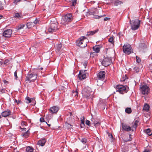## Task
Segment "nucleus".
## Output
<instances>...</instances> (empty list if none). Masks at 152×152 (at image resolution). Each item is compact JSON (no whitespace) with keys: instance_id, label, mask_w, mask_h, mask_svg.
<instances>
[{"instance_id":"obj_32","label":"nucleus","mask_w":152,"mask_h":152,"mask_svg":"<svg viewBox=\"0 0 152 152\" xmlns=\"http://www.w3.org/2000/svg\"><path fill=\"white\" fill-rule=\"evenodd\" d=\"M29 134V132L28 130L25 133H23L22 134L23 136L25 138L27 137L28 136Z\"/></svg>"},{"instance_id":"obj_59","label":"nucleus","mask_w":152,"mask_h":152,"mask_svg":"<svg viewBox=\"0 0 152 152\" xmlns=\"http://www.w3.org/2000/svg\"><path fill=\"white\" fill-rule=\"evenodd\" d=\"M83 65L85 67V68H86V66H87V64L86 63H85L83 64Z\"/></svg>"},{"instance_id":"obj_4","label":"nucleus","mask_w":152,"mask_h":152,"mask_svg":"<svg viewBox=\"0 0 152 152\" xmlns=\"http://www.w3.org/2000/svg\"><path fill=\"white\" fill-rule=\"evenodd\" d=\"M138 122V121H136L134 123H133V125L131 128L130 126L126 124H122L123 129L127 132L131 130L133 131H134L136 129Z\"/></svg>"},{"instance_id":"obj_44","label":"nucleus","mask_w":152,"mask_h":152,"mask_svg":"<svg viewBox=\"0 0 152 152\" xmlns=\"http://www.w3.org/2000/svg\"><path fill=\"white\" fill-rule=\"evenodd\" d=\"M114 39L113 37H110L109 39V42H110L112 44H113L114 42H113Z\"/></svg>"},{"instance_id":"obj_50","label":"nucleus","mask_w":152,"mask_h":152,"mask_svg":"<svg viewBox=\"0 0 152 152\" xmlns=\"http://www.w3.org/2000/svg\"><path fill=\"white\" fill-rule=\"evenodd\" d=\"M27 123L25 121H22L21 123V125L22 126L26 125Z\"/></svg>"},{"instance_id":"obj_16","label":"nucleus","mask_w":152,"mask_h":152,"mask_svg":"<svg viewBox=\"0 0 152 152\" xmlns=\"http://www.w3.org/2000/svg\"><path fill=\"white\" fill-rule=\"evenodd\" d=\"M59 109V107L56 106H54L50 109V112L52 113H57Z\"/></svg>"},{"instance_id":"obj_13","label":"nucleus","mask_w":152,"mask_h":152,"mask_svg":"<svg viewBox=\"0 0 152 152\" xmlns=\"http://www.w3.org/2000/svg\"><path fill=\"white\" fill-rule=\"evenodd\" d=\"M12 31L11 29L5 30L3 33L2 36L4 37L9 38L11 36Z\"/></svg>"},{"instance_id":"obj_30","label":"nucleus","mask_w":152,"mask_h":152,"mask_svg":"<svg viewBox=\"0 0 152 152\" xmlns=\"http://www.w3.org/2000/svg\"><path fill=\"white\" fill-rule=\"evenodd\" d=\"M14 17L17 19H20L22 18V15L18 13H16L14 15Z\"/></svg>"},{"instance_id":"obj_15","label":"nucleus","mask_w":152,"mask_h":152,"mask_svg":"<svg viewBox=\"0 0 152 152\" xmlns=\"http://www.w3.org/2000/svg\"><path fill=\"white\" fill-rule=\"evenodd\" d=\"M105 72L104 71L100 72L97 75V77L99 79L103 80L105 77Z\"/></svg>"},{"instance_id":"obj_6","label":"nucleus","mask_w":152,"mask_h":152,"mask_svg":"<svg viewBox=\"0 0 152 152\" xmlns=\"http://www.w3.org/2000/svg\"><path fill=\"white\" fill-rule=\"evenodd\" d=\"M73 20L72 14L71 13L66 14L61 20V23L64 25H66L72 21Z\"/></svg>"},{"instance_id":"obj_61","label":"nucleus","mask_w":152,"mask_h":152,"mask_svg":"<svg viewBox=\"0 0 152 152\" xmlns=\"http://www.w3.org/2000/svg\"><path fill=\"white\" fill-rule=\"evenodd\" d=\"M98 122V121H95V120L94 121V123H93V124H95V123H96V122Z\"/></svg>"},{"instance_id":"obj_23","label":"nucleus","mask_w":152,"mask_h":152,"mask_svg":"<svg viewBox=\"0 0 152 152\" xmlns=\"http://www.w3.org/2000/svg\"><path fill=\"white\" fill-rule=\"evenodd\" d=\"M65 126L67 129H69L72 128V126L73 125L72 124H71L70 123H67V121H66L65 124Z\"/></svg>"},{"instance_id":"obj_10","label":"nucleus","mask_w":152,"mask_h":152,"mask_svg":"<svg viewBox=\"0 0 152 152\" xmlns=\"http://www.w3.org/2000/svg\"><path fill=\"white\" fill-rule=\"evenodd\" d=\"M58 24L56 23H51L48 28V31L50 33L56 31L58 30Z\"/></svg>"},{"instance_id":"obj_1","label":"nucleus","mask_w":152,"mask_h":152,"mask_svg":"<svg viewBox=\"0 0 152 152\" xmlns=\"http://www.w3.org/2000/svg\"><path fill=\"white\" fill-rule=\"evenodd\" d=\"M93 91L89 87L84 88L82 91L83 97L86 100H90L91 102L94 97Z\"/></svg>"},{"instance_id":"obj_40","label":"nucleus","mask_w":152,"mask_h":152,"mask_svg":"<svg viewBox=\"0 0 152 152\" xmlns=\"http://www.w3.org/2000/svg\"><path fill=\"white\" fill-rule=\"evenodd\" d=\"M139 68L137 66H135L133 68L134 71L136 72H138L139 71Z\"/></svg>"},{"instance_id":"obj_24","label":"nucleus","mask_w":152,"mask_h":152,"mask_svg":"<svg viewBox=\"0 0 152 152\" xmlns=\"http://www.w3.org/2000/svg\"><path fill=\"white\" fill-rule=\"evenodd\" d=\"M98 29H97L94 31H93L89 32H88L87 33V35H92L94 34H95V33L97 32L98 31Z\"/></svg>"},{"instance_id":"obj_63","label":"nucleus","mask_w":152,"mask_h":152,"mask_svg":"<svg viewBox=\"0 0 152 152\" xmlns=\"http://www.w3.org/2000/svg\"><path fill=\"white\" fill-rule=\"evenodd\" d=\"M2 17V16L1 15H0V19Z\"/></svg>"},{"instance_id":"obj_56","label":"nucleus","mask_w":152,"mask_h":152,"mask_svg":"<svg viewBox=\"0 0 152 152\" xmlns=\"http://www.w3.org/2000/svg\"><path fill=\"white\" fill-rule=\"evenodd\" d=\"M20 128L22 130L25 131H26V128H21V127H20Z\"/></svg>"},{"instance_id":"obj_34","label":"nucleus","mask_w":152,"mask_h":152,"mask_svg":"<svg viewBox=\"0 0 152 152\" xmlns=\"http://www.w3.org/2000/svg\"><path fill=\"white\" fill-rule=\"evenodd\" d=\"M125 112L128 114H130L132 112V110L130 107H127L125 109Z\"/></svg>"},{"instance_id":"obj_54","label":"nucleus","mask_w":152,"mask_h":152,"mask_svg":"<svg viewBox=\"0 0 152 152\" xmlns=\"http://www.w3.org/2000/svg\"><path fill=\"white\" fill-rule=\"evenodd\" d=\"M34 23L35 24H37L38 23V20L36 19L34 21Z\"/></svg>"},{"instance_id":"obj_21","label":"nucleus","mask_w":152,"mask_h":152,"mask_svg":"<svg viewBox=\"0 0 152 152\" xmlns=\"http://www.w3.org/2000/svg\"><path fill=\"white\" fill-rule=\"evenodd\" d=\"M94 50L96 53H98L100 51V48L99 45H95L93 47Z\"/></svg>"},{"instance_id":"obj_52","label":"nucleus","mask_w":152,"mask_h":152,"mask_svg":"<svg viewBox=\"0 0 152 152\" xmlns=\"http://www.w3.org/2000/svg\"><path fill=\"white\" fill-rule=\"evenodd\" d=\"M20 0H14V2L15 4H17L18 2H19Z\"/></svg>"},{"instance_id":"obj_14","label":"nucleus","mask_w":152,"mask_h":152,"mask_svg":"<svg viewBox=\"0 0 152 152\" xmlns=\"http://www.w3.org/2000/svg\"><path fill=\"white\" fill-rule=\"evenodd\" d=\"M86 70H80L79 73L78 75V77L80 80H82L85 79L86 78V75L85 72Z\"/></svg>"},{"instance_id":"obj_57","label":"nucleus","mask_w":152,"mask_h":152,"mask_svg":"<svg viewBox=\"0 0 152 152\" xmlns=\"http://www.w3.org/2000/svg\"><path fill=\"white\" fill-rule=\"evenodd\" d=\"M2 61V60H1V61H0V64L1 65H2L4 63H3V61Z\"/></svg>"},{"instance_id":"obj_11","label":"nucleus","mask_w":152,"mask_h":152,"mask_svg":"<svg viewBox=\"0 0 152 152\" xmlns=\"http://www.w3.org/2000/svg\"><path fill=\"white\" fill-rule=\"evenodd\" d=\"M140 89L142 94L144 95H147L149 91V88L146 85H142Z\"/></svg>"},{"instance_id":"obj_22","label":"nucleus","mask_w":152,"mask_h":152,"mask_svg":"<svg viewBox=\"0 0 152 152\" xmlns=\"http://www.w3.org/2000/svg\"><path fill=\"white\" fill-rule=\"evenodd\" d=\"M4 3V0H0V10L3 9Z\"/></svg>"},{"instance_id":"obj_12","label":"nucleus","mask_w":152,"mask_h":152,"mask_svg":"<svg viewBox=\"0 0 152 152\" xmlns=\"http://www.w3.org/2000/svg\"><path fill=\"white\" fill-rule=\"evenodd\" d=\"M111 62V58H105L102 62V64L105 66H107L110 65Z\"/></svg>"},{"instance_id":"obj_49","label":"nucleus","mask_w":152,"mask_h":152,"mask_svg":"<svg viewBox=\"0 0 152 152\" xmlns=\"http://www.w3.org/2000/svg\"><path fill=\"white\" fill-rule=\"evenodd\" d=\"M17 71H16L14 73V77H15V78L16 79L18 78V76H17Z\"/></svg>"},{"instance_id":"obj_35","label":"nucleus","mask_w":152,"mask_h":152,"mask_svg":"<svg viewBox=\"0 0 152 152\" xmlns=\"http://www.w3.org/2000/svg\"><path fill=\"white\" fill-rule=\"evenodd\" d=\"M122 3V2L121 1L117 0L114 2V5L118 6L119 5L121 4Z\"/></svg>"},{"instance_id":"obj_31","label":"nucleus","mask_w":152,"mask_h":152,"mask_svg":"<svg viewBox=\"0 0 152 152\" xmlns=\"http://www.w3.org/2000/svg\"><path fill=\"white\" fill-rule=\"evenodd\" d=\"M145 132L149 135H151L152 133H151V130L150 129H147L145 130Z\"/></svg>"},{"instance_id":"obj_51","label":"nucleus","mask_w":152,"mask_h":152,"mask_svg":"<svg viewBox=\"0 0 152 152\" xmlns=\"http://www.w3.org/2000/svg\"><path fill=\"white\" fill-rule=\"evenodd\" d=\"M40 121L41 122H45V120H44V118H41L40 119Z\"/></svg>"},{"instance_id":"obj_43","label":"nucleus","mask_w":152,"mask_h":152,"mask_svg":"<svg viewBox=\"0 0 152 152\" xmlns=\"http://www.w3.org/2000/svg\"><path fill=\"white\" fill-rule=\"evenodd\" d=\"M81 141L83 144H85L87 142V140L86 138H83L81 140Z\"/></svg>"},{"instance_id":"obj_58","label":"nucleus","mask_w":152,"mask_h":152,"mask_svg":"<svg viewBox=\"0 0 152 152\" xmlns=\"http://www.w3.org/2000/svg\"><path fill=\"white\" fill-rule=\"evenodd\" d=\"M133 23V20L132 21H131V19H130L129 20V23L130 25H131L132 24V23Z\"/></svg>"},{"instance_id":"obj_19","label":"nucleus","mask_w":152,"mask_h":152,"mask_svg":"<svg viewBox=\"0 0 152 152\" xmlns=\"http://www.w3.org/2000/svg\"><path fill=\"white\" fill-rule=\"evenodd\" d=\"M66 121H67V123H70L73 125L75 122V120L72 117H69L67 119Z\"/></svg>"},{"instance_id":"obj_25","label":"nucleus","mask_w":152,"mask_h":152,"mask_svg":"<svg viewBox=\"0 0 152 152\" xmlns=\"http://www.w3.org/2000/svg\"><path fill=\"white\" fill-rule=\"evenodd\" d=\"M34 150V148L33 147L28 146L26 147V151L27 152H33Z\"/></svg>"},{"instance_id":"obj_20","label":"nucleus","mask_w":152,"mask_h":152,"mask_svg":"<svg viewBox=\"0 0 152 152\" xmlns=\"http://www.w3.org/2000/svg\"><path fill=\"white\" fill-rule=\"evenodd\" d=\"M147 48V45L146 44L143 43H140L139 46V49L140 50H144Z\"/></svg>"},{"instance_id":"obj_39","label":"nucleus","mask_w":152,"mask_h":152,"mask_svg":"<svg viewBox=\"0 0 152 152\" xmlns=\"http://www.w3.org/2000/svg\"><path fill=\"white\" fill-rule=\"evenodd\" d=\"M26 102L27 103H29L31 102V100L30 98L28 97H26Z\"/></svg>"},{"instance_id":"obj_36","label":"nucleus","mask_w":152,"mask_h":152,"mask_svg":"<svg viewBox=\"0 0 152 152\" xmlns=\"http://www.w3.org/2000/svg\"><path fill=\"white\" fill-rule=\"evenodd\" d=\"M10 63L9 60L6 59L4 61V64L6 65H7Z\"/></svg>"},{"instance_id":"obj_55","label":"nucleus","mask_w":152,"mask_h":152,"mask_svg":"<svg viewBox=\"0 0 152 152\" xmlns=\"http://www.w3.org/2000/svg\"><path fill=\"white\" fill-rule=\"evenodd\" d=\"M110 19V18H108L107 17H106L104 18V21H107V20Z\"/></svg>"},{"instance_id":"obj_53","label":"nucleus","mask_w":152,"mask_h":152,"mask_svg":"<svg viewBox=\"0 0 152 152\" xmlns=\"http://www.w3.org/2000/svg\"><path fill=\"white\" fill-rule=\"evenodd\" d=\"M15 101L18 104L20 103L21 102L20 100H17L16 99H15Z\"/></svg>"},{"instance_id":"obj_9","label":"nucleus","mask_w":152,"mask_h":152,"mask_svg":"<svg viewBox=\"0 0 152 152\" xmlns=\"http://www.w3.org/2000/svg\"><path fill=\"white\" fill-rule=\"evenodd\" d=\"M141 21L138 19L133 20V23L131 25V28L133 30H135L137 29L140 26Z\"/></svg>"},{"instance_id":"obj_41","label":"nucleus","mask_w":152,"mask_h":152,"mask_svg":"<svg viewBox=\"0 0 152 152\" xmlns=\"http://www.w3.org/2000/svg\"><path fill=\"white\" fill-rule=\"evenodd\" d=\"M71 3L72 6H75L77 3V0H71Z\"/></svg>"},{"instance_id":"obj_27","label":"nucleus","mask_w":152,"mask_h":152,"mask_svg":"<svg viewBox=\"0 0 152 152\" xmlns=\"http://www.w3.org/2000/svg\"><path fill=\"white\" fill-rule=\"evenodd\" d=\"M80 121H81V126L82 127V125H83L84 126L85 125V117L84 116H81L80 118Z\"/></svg>"},{"instance_id":"obj_62","label":"nucleus","mask_w":152,"mask_h":152,"mask_svg":"<svg viewBox=\"0 0 152 152\" xmlns=\"http://www.w3.org/2000/svg\"><path fill=\"white\" fill-rule=\"evenodd\" d=\"M46 123H47V125H48V126H50V125H50V124H48L46 122Z\"/></svg>"},{"instance_id":"obj_18","label":"nucleus","mask_w":152,"mask_h":152,"mask_svg":"<svg viewBox=\"0 0 152 152\" xmlns=\"http://www.w3.org/2000/svg\"><path fill=\"white\" fill-rule=\"evenodd\" d=\"M46 142V139L44 138L39 140L37 143V144L41 146H43Z\"/></svg>"},{"instance_id":"obj_28","label":"nucleus","mask_w":152,"mask_h":152,"mask_svg":"<svg viewBox=\"0 0 152 152\" xmlns=\"http://www.w3.org/2000/svg\"><path fill=\"white\" fill-rule=\"evenodd\" d=\"M30 2L26 0L24 1L22 3V5L24 7L28 6L30 4Z\"/></svg>"},{"instance_id":"obj_8","label":"nucleus","mask_w":152,"mask_h":152,"mask_svg":"<svg viewBox=\"0 0 152 152\" xmlns=\"http://www.w3.org/2000/svg\"><path fill=\"white\" fill-rule=\"evenodd\" d=\"M123 49L124 53L127 55L133 53V50L132 49L130 45L129 44H125L123 47Z\"/></svg>"},{"instance_id":"obj_17","label":"nucleus","mask_w":152,"mask_h":152,"mask_svg":"<svg viewBox=\"0 0 152 152\" xmlns=\"http://www.w3.org/2000/svg\"><path fill=\"white\" fill-rule=\"evenodd\" d=\"M11 112L10 110H7L1 113V115L3 117H7L11 115Z\"/></svg>"},{"instance_id":"obj_29","label":"nucleus","mask_w":152,"mask_h":152,"mask_svg":"<svg viewBox=\"0 0 152 152\" xmlns=\"http://www.w3.org/2000/svg\"><path fill=\"white\" fill-rule=\"evenodd\" d=\"M25 25L24 24L20 25L17 27L15 31H18L19 30L23 28L24 26Z\"/></svg>"},{"instance_id":"obj_33","label":"nucleus","mask_w":152,"mask_h":152,"mask_svg":"<svg viewBox=\"0 0 152 152\" xmlns=\"http://www.w3.org/2000/svg\"><path fill=\"white\" fill-rule=\"evenodd\" d=\"M78 91L77 90H76L73 91H72V96H74L76 97V98H77L78 96Z\"/></svg>"},{"instance_id":"obj_48","label":"nucleus","mask_w":152,"mask_h":152,"mask_svg":"<svg viewBox=\"0 0 152 152\" xmlns=\"http://www.w3.org/2000/svg\"><path fill=\"white\" fill-rule=\"evenodd\" d=\"M100 123L98 122H96V123L95 124H94V125L96 127L97 126H99L100 125Z\"/></svg>"},{"instance_id":"obj_64","label":"nucleus","mask_w":152,"mask_h":152,"mask_svg":"<svg viewBox=\"0 0 152 152\" xmlns=\"http://www.w3.org/2000/svg\"><path fill=\"white\" fill-rule=\"evenodd\" d=\"M7 82V81L6 80H4V83H6Z\"/></svg>"},{"instance_id":"obj_60","label":"nucleus","mask_w":152,"mask_h":152,"mask_svg":"<svg viewBox=\"0 0 152 152\" xmlns=\"http://www.w3.org/2000/svg\"><path fill=\"white\" fill-rule=\"evenodd\" d=\"M94 120H95V119L94 118H92L91 119V121H92L93 122V124L94 123Z\"/></svg>"},{"instance_id":"obj_47","label":"nucleus","mask_w":152,"mask_h":152,"mask_svg":"<svg viewBox=\"0 0 152 152\" xmlns=\"http://www.w3.org/2000/svg\"><path fill=\"white\" fill-rule=\"evenodd\" d=\"M136 57L137 62L138 63H140L141 61V60L140 58L139 57H138L137 56H136Z\"/></svg>"},{"instance_id":"obj_26","label":"nucleus","mask_w":152,"mask_h":152,"mask_svg":"<svg viewBox=\"0 0 152 152\" xmlns=\"http://www.w3.org/2000/svg\"><path fill=\"white\" fill-rule=\"evenodd\" d=\"M149 108L150 107L148 104H145L144 105L143 110L147 112L149 110Z\"/></svg>"},{"instance_id":"obj_3","label":"nucleus","mask_w":152,"mask_h":152,"mask_svg":"<svg viewBox=\"0 0 152 152\" xmlns=\"http://www.w3.org/2000/svg\"><path fill=\"white\" fill-rule=\"evenodd\" d=\"M38 70L36 69L34 72L31 74H28L26 76V81H29V83L34 82L35 80L37 77Z\"/></svg>"},{"instance_id":"obj_46","label":"nucleus","mask_w":152,"mask_h":152,"mask_svg":"<svg viewBox=\"0 0 152 152\" xmlns=\"http://www.w3.org/2000/svg\"><path fill=\"white\" fill-rule=\"evenodd\" d=\"M91 122L89 120H86V124L88 125L89 126H90Z\"/></svg>"},{"instance_id":"obj_5","label":"nucleus","mask_w":152,"mask_h":152,"mask_svg":"<svg viewBox=\"0 0 152 152\" xmlns=\"http://www.w3.org/2000/svg\"><path fill=\"white\" fill-rule=\"evenodd\" d=\"M114 87L116 89L117 91L122 94L127 93L129 91V88L127 86H126L122 85L114 86Z\"/></svg>"},{"instance_id":"obj_37","label":"nucleus","mask_w":152,"mask_h":152,"mask_svg":"<svg viewBox=\"0 0 152 152\" xmlns=\"http://www.w3.org/2000/svg\"><path fill=\"white\" fill-rule=\"evenodd\" d=\"M108 137L110 138L111 142H113L114 140V138L112 134L110 133H108Z\"/></svg>"},{"instance_id":"obj_7","label":"nucleus","mask_w":152,"mask_h":152,"mask_svg":"<svg viewBox=\"0 0 152 152\" xmlns=\"http://www.w3.org/2000/svg\"><path fill=\"white\" fill-rule=\"evenodd\" d=\"M86 39V37H81L79 38L76 42V45L81 48H84L87 46L86 42L84 40Z\"/></svg>"},{"instance_id":"obj_42","label":"nucleus","mask_w":152,"mask_h":152,"mask_svg":"<svg viewBox=\"0 0 152 152\" xmlns=\"http://www.w3.org/2000/svg\"><path fill=\"white\" fill-rule=\"evenodd\" d=\"M62 47V45L61 44H58L57 45V49L58 51H59Z\"/></svg>"},{"instance_id":"obj_38","label":"nucleus","mask_w":152,"mask_h":152,"mask_svg":"<svg viewBox=\"0 0 152 152\" xmlns=\"http://www.w3.org/2000/svg\"><path fill=\"white\" fill-rule=\"evenodd\" d=\"M32 22H30L26 24L27 27L28 28H31L32 27Z\"/></svg>"},{"instance_id":"obj_2","label":"nucleus","mask_w":152,"mask_h":152,"mask_svg":"<svg viewBox=\"0 0 152 152\" xmlns=\"http://www.w3.org/2000/svg\"><path fill=\"white\" fill-rule=\"evenodd\" d=\"M98 13V11L97 9L95 8H92L90 9L88 12H86V16L92 15H93V17L96 19H99L103 16H106L105 15L99 16L96 15V14H97Z\"/></svg>"},{"instance_id":"obj_45","label":"nucleus","mask_w":152,"mask_h":152,"mask_svg":"<svg viewBox=\"0 0 152 152\" xmlns=\"http://www.w3.org/2000/svg\"><path fill=\"white\" fill-rule=\"evenodd\" d=\"M5 92V90L4 89H2L0 90V94L4 93Z\"/></svg>"}]
</instances>
